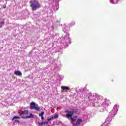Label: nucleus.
I'll list each match as a JSON object with an SVG mask.
<instances>
[{"mask_svg":"<svg viewBox=\"0 0 126 126\" xmlns=\"http://www.w3.org/2000/svg\"><path fill=\"white\" fill-rule=\"evenodd\" d=\"M79 94L80 98H86L89 100L91 106L93 107H101L99 112H103L104 108L109 106L107 98L103 99V96L96 94H91L86 89H80Z\"/></svg>","mask_w":126,"mask_h":126,"instance_id":"obj_1","label":"nucleus"},{"mask_svg":"<svg viewBox=\"0 0 126 126\" xmlns=\"http://www.w3.org/2000/svg\"><path fill=\"white\" fill-rule=\"evenodd\" d=\"M77 109H71L70 111L65 110L64 111L65 114H66L65 116V118L70 120L71 123L73 126H80V124L82 123V119H78L76 121L77 116H74V117L72 118L73 115L77 113Z\"/></svg>","mask_w":126,"mask_h":126,"instance_id":"obj_2","label":"nucleus"},{"mask_svg":"<svg viewBox=\"0 0 126 126\" xmlns=\"http://www.w3.org/2000/svg\"><path fill=\"white\" fill-rule=\"evenodd\" d=\"M69 27L64 25L63 31L64 32V33H65L66 34L63 38L61 37V38H62L61 40V46L62 49H65L66 47H68V45H69V44L71 43V39L69 38V33H68V31H69Z\"/></svg>","mask_w":126,"mask_h":126,"instance_id":"obj_3","label":"nucleus"},{"mask_svg":"<svg viewBox=\"0 0 126 126\" xmlns=\"http://www.w3.org/2000/svg\"><path fill=\"white\" fill-rule=\"evenodd\" d=\"M118 108H119V105H115L113 107L112 111L109 113L105 122L101 126H108V124L112 121V118H114L118 113Z\"/></svg>","mask_w":126,"mask_h":126,"instance_id":"obj_4","label":"nucleus"},{"mask_svg":"<svg viewBox=\"0 0 126 126\" xmlns=\"http://www.w3.org/2000/svg\"><path fill=\"white\" fill-rule=\"evenodd\" d=\"M30 3L33 11H35L41 7V4L39 3V0H32L30 1Z\"/></svg>","mask_w":126,"mask_h":126,"instance_id":"obj_5","label":"nucleus"},{"mask_svg":"<svg viewBox=\"0 0 126 126\" xmlns=\"http://www.w3.org/2000/svg\"><path fill=\"white\" fill-rule=\"evenodd\" d=\"M29 111L28 110H25L22 112V113H19V116L21 117L22 119H34V115L32 113L30 114V116H22L23 115H28Z\"/></svg>","mask_w":126,"mask_h":126,"instance_id":"obj_6","label":"nucleus"},{"mask_svg":"<svg viewBox=\"0 0 126 126\" xmlns=\"http://www.w3.org/2000/svg\"><path fill=\"white\" fill-rule=\"evenodd\" d=\"M53 2H55V5H54L53 6L52 8H53V10H59V8H60V6L59 5V2H60V0H54L53 1V0H51Z\"/></svg>","mask_w":126,"mask_h":126,"instance_id":"obj_7","label":"nucleus"},{"mask_svg":"<svg viewBox=\"0 0 126 126\" xmlns=\"http://www.w3.org/2000/svg\"><path fill=\"white\" fill-rule=\"evenodd\" d=\"M5 24V19L0 18V29L2 28Z\"/></svg>","mask_w":126,"mask_h":126,"instance_id":"obj_8","label":"nucleus"},{"mask_svg":"<svg viewBox=\"0 0 126 126\" xmlns=\"http://www.w3.org/2000/svg\"><path fill=\"white\" fill-rule=\"evenodd\" d=\"M59 118V114H55L54 116H52L48 119H47L48 122H50V121H53V120H55V119H58Z\"/></svg>","mask_w":126,"mask_h":126,"instance_id":"obj_9","label":"nucleus"},{"mask_svg":"<svg viewBox=\"0 0 126 126\" xmlns=\"http://www.w3.org/2000/svg\"><path fill=\"white\" fill-rule=\"evenodd\" d=\"M25 18H26V13L23 11L21 14V19H25Z\"/></svg>","mask_w":126,"mask_h":126,"instance_id":"obj_10","label":"nucleus"},{"mask_svg":"<svg viewBox=\"0 0 126 126\" xmlns=\"http://www.w3.org/2000/svg\"><path fill=\"white\" fill-rule=\"evenodd\" d=\"M61 89L62 90H64V91H68V90H70V88L69 87L63 86L61 87Z\"/></svg>","mask_w":126,"mask_h":126,"instance_id":"obj_11","label":"nucleus"},{"mask_svg":"<svg viewBox=\"0 0 126 126\" xmlns=\"http://www.w3.org/2000/svg\"><path fill=\"white\" fill-rule=\"evenodd\" d=\"M14 74L18 75V76H21L22 75V73L19 70H16L14 72Z\"/></svg>","mask_w":126,"mask_h":126,"instance_id":"obj_12","label":"nucleus"},{"mask_svg":"<svg viewBox=\"0 0 126 126\" xmlns=\"http://www.w3.org/2000/svg\"><path fill=\"white\" fill-rule=\"evenodd\" d=\"M44 114H45V112L44 111H42L39 114V117H41V119L42 121L45 120V118H44V116H43Z\"/></svg>","mask_w":126,"mask_h":126,"instance_id":"obj_13","label":"nucleus"},{"mask_svg":"<svg viewBox=\"0 0 126 126\" xmlns=\"http://www.w3.org/2000/svg\"><path fill=\"white\" fill-rule=\"evenodd\" d=\"M49 124V122H42L41 123L38 122L39 126H43L44 125H48Z\"/></svg>","mask_w":126,"mask_h":126,"instance_id":"obj_14","label":"nucleus"},{"mask_svg":"<svg viewBox=\"0 0 126 126\" xmlns=\"http://www.w3.org/2000/svg\"><path fill=\"white\" fill-rule=\"evenodd\" d=\"M116 0V1L114 2V0H109V1L110 2V3H112V4H118V3H119V0Z\"/></svg>","mask_w":126,"mask_h":126,"instance_id":"obj_15","label":"nucleus"},{"mask_svg":"<svg viewBox=\"0 0 126 126\" xmlns=\"http://www.w3.org/2000/svg\"><path fill=\"white\" fill-rule=\"evenodd\" d=\"M30 106L32 108H34L36 106V103L32 101V102L30 103Z\"/></svg>","mask_w":126,"mask_h":126,"instance_id":"obj_16","label":"nucleus"},{"mask_svg":"<svg viewBox=\"0 0 126 126\" xmlns=\"http://www.w3.org/2000/svg\"><path fill=\"white\" fill-rule=\"evenodd\" d=\"M34 110H35V111H40V108L39 107L36 106V105L35 106V107L33 108Z\"/></svg>","mask_w":126,"mask_h":126,"instance_id":"obj_17","label":"nucleus"},{"mask_svg":"<svg viewBox=\"0 0 126 126\" xmlns=\"http://www.w3.org/2000/svg\"><path fill=\"white\" fill-rule=\"evenodd\" d=\"M20 119V117L18 116H14L13 119H12V121H14V120H17V119Z\"/></svg>","mask_w":126,"mask_h":126,"instance_id":"obj_18","label":"nucleus"},{"mask_svg":"<svg viewBox=\"0 0 126 126\" xmlns=\"http://www.w3.org/2000/svg\"><path fill=\"white\" fill-rule=\"evenodd\" d=\"M34 15L35 16V15H37L38 16V17H40L41 16V13L40 12H37L36 13V14H34Z\"/></svg>","mask_w":126,"mask_h":126,"instance_id":"obj_19","label":"nucleus"},{"mask_svg":"<svg viewBox=\"0 0 126 126\" xmlns=\"http://www.w3.org/2000/svg\"><path fill=\"white\" fill-rule=\"evenodd\" d=\"M14 124H15V123H19V121L18 120H16L15 119H14V120H12Z\"/></svg>","mask_w":126,"mask_h":126,"instance_id":"obj_20","label":"nucleus"},{"mask_svg":"<svg viewBox=\"0 0 126 126\" xmlns=\"http://www.w3.org/2000/svg\"><path fill=\"white\" fill-rule=\"evenodd\" d=\"M59 76L60 77V79H63V76H60L59 74Z\"/></svg>","mask_w":126,"mask_h":126,"instance_id":"obj_21","label":"nucleus"},{"mask_svg":"<svg viewBox=\"0 0 126 126\" xmlns=\"http://www.w3.org/2000/svg\"><path fill=\"white\" fill-rule=\"evenodd\" d=\"M2 8H6V6L5 4L2 5Z\"/></svg>","mask_w":126,"mask_h":126,"instance_id":"obj_22","label":"nucleus"},{"mask_svg":"<svg viewBox=\"0 0 126 126\" xmlns=\"http://www.w3.org/2000/svg\"><path fill=\"white\" fill-rule=\"evenodd\" d=\"M72 23L73 25H74V24H75V22H72Z\"/></svg>","mask_w":126,"mask_h":126,"instance_id":"obj_23","label":"nucleus"},{"mask_svg":"<svg viewBox=\"0 0 126 126\" xmlns=\"http://www.w3.org/2000/svg\"><path fill=\"white\" fill-rule=\"evenodd\" d=\"M52 29H54V26H52Z\"/></svg>","mask_w":126,"mask_h":126,"instance_id":"obj_24","label":"nucleus"},{"mask_svg":"<svg viewBox=\"0 0 126 126\" xmlns=\"http://www.w3.org/2000/svg\"><path fill=\"white\" fill-rule=\"evenodd\" d=\"M51 11L52 12H54V11L52 10V9H51Z\"/></svg>","mask_w":126,"mask_h":126,"instance_id":"obj_25","label":"nucleus"},{"mask_svg":"<svg viewBox=\"0 0 126 126\" xmlns=\"http://www.w3.org/2000/svg\"><path fill=\"white\" fill-rule=\"evenodd\" d=\"M54 4V3H52V5H53Z\"/></svg>","mask_w":126,"mask_h":126,"instance_id":"obj_26","label":"nucleus"}]
</instances>
